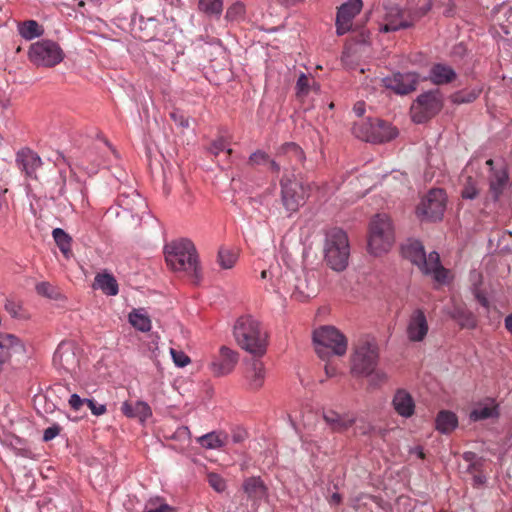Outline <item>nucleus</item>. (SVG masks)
I'll list each match as a JSON object with an SVG mask.
<instances>
[{"mask_svg": "<svg viewBox=\"0 0 512 512\" xmlns=\"http://www.w3.org/2000/svg\"><path fill=\"white\" fill-rule=\"evenodd\" d=\"M311 87H314L315 89H319V86L316 84L314 80H311L307 75L302 73L296 83V89H297V96L303 97L306 96Z\"/></svg>", "mask_w": 512, "mask_h": 512, "instance_id": "43", "label": "nucleus"}, {"mask_svg": "<svg viewBox=\"0 0 512 512\" xmlns=\"http://www.w3.org/2000/svg\"><path fill=\"white\" fill-rule=\"evenodd\" d=\"M356 129L357 138L373 143L390 141L394 139L398 133L397 129L391 124L378 119L375 120L374 127L369 128V132H367V130H359L358 127Z\"/></svg>", "mask_w": 512, "mask_h": 512, "instance_id": "17", "label": "nucleus"}, {"mask_svg": "<svg viewBox=\"0 0 512 512\" xmlns=\"http://www.w3.org/2000/svg\"><path fill=\"white\" fill-rule=\"evenodd\" d=\"M363 6L362 0H348L337 12L336 32L343 35L351 29L353 18L360 13Z\"/></svg>", "mask_w": 512, "mask_h": 512, "instance_id": "21", "label": "nucleus"}, {"mask_svg": "<svg viewBox=\"0 0 512 512\" xmlns=\"http://www.w3.org/2000/svg\"><path fill=\"white\" fill-rule=\"evenodd\" d=\"M117 201L120 207L132 213L133 216H139L143 209L146 208L145 200L135 190L130 194L120 193Z\"/></svg>", "mask_w": 512, "mask_h": 512, "instance_id": "27", "label": "nucleus"}, {"mask_svg": "<svg viewBox=\"0 0 512 512\" xmlns=\"http://www.w3.org/2000/svg\"><path fill=\"white\" fill-rule=\"evenodd\" d=\"M442 107L443 98L438 90L425 92L411 105V118L415 123H424L438 114Z\"/></svg>", "mask_w": 512, "mask_h": 512, "instance_id": "9", "label": "nucleus"}, {"mask_svg": "<svg viewBox=\"0 0 512 512\" xmlns=\"http://www.w3.org/2000/svg\"><path fill=\"white\" fill-rule=\"evenodd\" d=\"M154 148L157 150V145L156 144L152 145L151 143H149V141L147 139L146 140V155H147V158L149 161V166L151 165L152 157L156 156L154 153Z\"/></svg>", "mask_w": 512, "mask_h": 512, "instance_id": "60", "label": "nucleus"}, {"mask_svg": "<svg viewBox=\"0 0 512 512\" xmlns=\"http://www.w3.org/2000/svg\"><path fill=\"white\" fill-rule=\"evenodd\" d=\"M136 409L138 416H151V409L146 403L137 402Z\"/></svg>", "mask_w": 512, "mask_h": 512, "instance_id": "55", "label": "nucleus"}, {"mask_svg": "<svg viewBox=\"0 0 512 512\" xmlns=\"http://www.w3.org/2000/svg\"><path fill=\"white\" fill-rule=\"evenodd\" d=\"M209 485L218 493L223 492L226 489L225 480L217 473H209L207 475Z\"/></svg>", "mask_w": 512, "mask_h": 512, "instance_id": "46", "label": "nucleus"}, {"mask_svg": "<svg viewBox=\"0 0 512 512\" xmlns=\"http://www.w3.org/2000/svg\"><path fill=\"white\" fill-rule=\"evenodd\" d=\"M320 413L324 415L322 407L312 399L295 400L289 404L287 410V416H292V414L307 416L310 414L318 415Z\"/></svg>", "mask_w": 512, "mask_h": 512, "instance_id": "29", "label": "nucleus"}, {"mask_svg": "<svg viewBox=\"0 0 512 512\" xmlns=\"http://www.w3.org/2000/svg\"><path fill=\"white\" fill-rule=\"evenodd\" d=\"M270 276V284L265 285L267 291L276 293H288L291 290L289 282L292 280V273L290 271H283L279 263L271 264L268 269L261 272V279H266Z\"/></svg>", "mask_w": 512, "mask_h": 512, "instance_id": "15", "label": "nucleus"}, {"mask_svg": "<svg viewBox=\"0 0 512 512\" xmlns=\"http://www.w3.org/2000/svg\"><path fill=\"white\" fill-rule=\"evenodd\" d=\"M402 255L427 276H431L438 284L448 282L449 271L440 262V256L433 251L428 256L422 243L418 240H407L401 247Z\"/></svg>", "mask_w": 512, "mask_h": 512, "instance_id": "3", "label": "nucleus"}, {"mask_svg": "<svg viewBox=\"0 0 512 512\" xmlns=\"http://www.w3.org/2000/svg\"><path fill=\"white\" fill-rule=\"evenodd\" d=\"M353 112L358 117H362L365 113V103L364 102H357L353 107Z\"/></svg>", "mask_w": 512, "mask_h": 512, "instance_id": "61", "label": "nucleus"}, {"mask_svg": "<svg viewBox=\"0 0 512 512\" xmlns=\"http://www.w3.org/2000/svg\"><path fill=\"white\" fill-rule=\"evenodd\" d=\"M384 86L400 95H406L416 90L419 76L414 72L395 73L392 77L383 79Z\"/></svg>", "mask_w": 512, "mask_h": 512, "instance_id": "19", "label": "nucleus"}, {"mask_svg": "<svg viewBox=\"0 0 512 512\" xmlns=\"http://www.w3.org/2000/svg\"><path fill=\"white\" fill-rule=\"evenodd\" d=\"M60 431H61V427L58 424H53L52 426H50L44 430L43 440L45 442H48V441L54 439L56 436L59 435Z\"/></svg>", "mask_w": 512, "mask_h": 512, "instance_id": "48", "label": "nucleus"}, {"mask_svg": "<svg viewBox=\"0 0 512 512\" xmlns=\"http://www.w3.org/2000/svg\"><path fill=\"white\" fill-rule=\"evenodd\" d=\"M18 32L25 40H32L44 33V28L35 20H26L18 23Z\"/></svg>", "mask_w": 512, "mask_h": 512, "instance_id": "35", "label": "nucleus"}, {"mask_svg": "<svg viewBox=\"0 0 512 512\" xmlns=\"http://www.w3.org/2000/svg\"><path fill=\"white\" fill-rule=\"evenodd\" d=\"M170 116L174 120V122L178 123L181 127L189 126L188 119L185 117V115L182 112L173 111L170 113Z\"/></svg>", "mask_w": 512, "mask_h": 512, "instance_id": "52", "label": "nucleus"}, {"mask_svg": "<svg viewBox=\"0 0 512 512\" xmlns=\"http://www.w3.org/2000/svg\"><path fill=\"white\" fill-rule=\"evenodd\" d=\"M379 360V346L376 338L361 335L353 344L351 372L356 376H368L374 372Z\"/></svg>", "mask_w": 512, "mask_h": 512, "instance_id": "4", "label": "nucleus"}, {"mask_svg": "<svg viewBox=\"0 0 512 512\" xmlns=\"http://www.w3.org/2000/svg\"><path fill=\"white\" fill-rule=\"evenodd\" d=\"M162 253L168 269L182 274L195 285L201 282L203 272L199 255L190 239H173L164 245Z\"/></svg>", "mask_w": 512, "mask_h": 512, "instance_id": "1", "label": "nucleus"}, {"mask_svg": "<svg viewBox=\"0 0 512 512\" xmlns=\"http://www.w3.org/2000/svg\"><path fill=\"white\" fill-rule=\"evenodd\" d=\"M268 161H269V155L262 150L255 151L249 157L250 165H260V164L266 163Z\"/></svg>", "mask_w": 512, "mask_h": 512, "instance_id": "47", "label": "nucleus"}, {"mask_svg": "<svg viewBox=\"0 0 512 512\" xmlns=\"http://www.w3.org/2000/svg\"><path fill=\"white\" fill-rule=\"evenodd\" d=\"M478 96V94L476 93H472V94H469V96L467 98H464L462 97L460 94H457L455 96V101L456 102H459V103H463V102H471L473 101L474 99H476V97Z\"/></svg>", "mask_w": 512, "mask_h": 512, "instance_id": "63", "label": "nucleus"}, {"mask_svg": "<svg viewBox=\"0 0 512 512\" xmlns=\"http://www.w3.org/2000/svg\"><path fill=\"white\" fill-rule=\"evenodd\" d=\"M243 490L254 502L267 497V487L260 477H249L243 482Z\"/></svg>", "mask_w": 512, "mask_h": 512, "instance_id": "31", "label": "nucleus"}, {"mask_svg": "<svg viewBox=\"0 0 512 512\" xmlns=\"http://www.w3.org/2000/svg\"><path fill=\"white\" fill-rule=\"evenodd\" d=\"M29 60L36 66L54 67L64 59V52L58 43L41 40L29 48Z\"/></svg>", "mask_w": 512, "mask_h": 512, "instance_id": "10", "label": "nucleus"}, {"mask_svg": "<svg viewBox=\"0 0 512 512\" xmlns=\"http://www.w3.org/2000/svg\"><path fill=\"white\" fill-rule=\"evenodd\" d=\"M199 9L208 15L219 17L223 11V0H199Z\"/></svg>", "mask_w": 512, "mask_h": 512, "instance_id": "39", "label": "nucleus"}, {"mask_svg": "<svg viewBox=\"0 0 512 512\" xmlns=\"http://www.w3.org/2000/svg\"><path fill=\"white\" fill-rule=\"evenodd\" d=\"M93 288L101 290L108 296H115L119 292L118 283L115 277L109 273L97 274L94 279Z\"/></svg>", "mask_w": 512, "mask_h": 512, "instance_id": "33", "label": "nucleus"}, {"mask_svg": "<svg viewBox=\"0 0 512 512\" xmlns=\"http://www.w3.org/2000/svg\"><path fill=\"white\" fill-rule=\"evenodd\" d=\"M228 146H229L228 140L226 138H224L223 136H220L211 143V145L209 147V151L215 157H217L220 154V152L226 151V157H227V160H229V158L231 157V155L233 153V150L231 148H229Z\"/></svg>", "mask_w": 512, "mask_h": 512, "instance_id": "41", "label": "nucleus"}, {"mask_svg": "<svg viewBox=\"0 0 512 512\" xmlns=\"http://www.w3.org/2000/svg\"><path fill=\"white\" fill-rule=\"evenodd\" d=\"M239 361V353L227 346H221L217 356L209 363L210 372L216 377L230 374Z\"/></svg>", "mask_w": 512, "mask_h": 512, "instance_id": "14", "label": "nucleus"}, {"mask_svg": "<svg viewBox=\"0 0 512 512\" xmlns=\"http://www.w3.org/2000/svg\"><path fill=\"white\" fill-rule=\"evenodd\" d=\"M148 22H150L152 24V26L154 27V30L150 32V31H147L146 28L141 27V29L143 30V34L140 35L139 38L144 41L152 40L157 34L156 33V20L149 19Z\"/></svg>", "mask_w": 512, "mask_h": 512, "instance_id": "54", "label": "nucleus"}, {"mask_svg": "<svg viewBox=\"0 0 512 512\" xmlns=\"http://www.w3.org/2000/svg\"><path fill=\"white\" fill-rule=\"evenodd\" d=\"M505 328L512 334V313L505 318Z\"/></svg>", "mask_w": 512, "mask_h": 512, "instance_id": "64", "label": "nucleus"}, {"mask_svg": "<svg viewBox=\"0 0 512 512\" xmlns=\"http://www.w3.org/2000/svg\"><path fill=\"white\" fill-rule=\"evenodd\" d=\"M475 298L477 299V301L479 302V304L481 306H483L484 308H489V300L487 299V297L479 290H476L475 291Z\"/></svg>", "mask_w": 512, "mask_h": 512, "instance_id": "58", "label": "nucleus"}, {"mask_svg": "<svg viewBox=\"0 0 512 512\" xmlns=\"http://www.w3.org/2000/svg\"><path fill=\"white\" fill-rule=\"evenodd\" d=\"M280 185L283 206L289 212H296L300 206L304 205L307 197L304 185L287 175L280 180Z\"/></svg>", "mask_w": 512, "mask_h": 512, "instance_id": "11", "label": "nucleus"}, {"mask_svg": "<svg viewBox=\"0 0 512 512\" xmlns=\"http://www.w3.org/2000/svg\"><path fill=\"white\" fill-rule=\"evenodd\" d=\"M499 404L494 398L486 397L476 403L469 416H499Z\"/></svg>", "mask_w": 512, "mask_h": 512, "instance_id": "34", "label": "nucleus"}, {"mask_svg": "<svg viewBox=\"0 0 512 512\" xmlns=\"http://www.w3.org/2000/svg\"><path fill=\"white\" fill-rule=\"evenodd\" d=\"M16 163L28 178L37 179L36 171L41 167L42 160L36 152L29 148L21 149L16 155Z\"/></svg>", "mask_w": 512, "mask_h": 512, "instance_id": "24", "label": "nucleus"}, {"mask_svg": "<svg viewBox=\"0 0 512 512\" xmlns=\"http://www.w3.org/2000/svg\"><path fill=\"white\" fill-rule=\"evenodd\" d=\"M169 352L173 360V363L177 367H185L191 362L190 357L178 347L171 346Z\"/></svg>", "mask_w": 512, "mask_h": 512, "instance_id": "45", "label": "nucleus"}, {"mask_svg": "<svg viewBox=\"0 0 512 512\" xmlns=\"http://www.w3.org/2000/svg\"><path fill=\"white\" fill-rule=\"evenodd\" d=\"M326 424L332 429H339L340 426L347 427L352 424V420H349L348 423L341 424V421L344 418H324Z\"/></svg>", "mask_w": 512, "mask_h": 512, "instance_id": "53", "label": "nucleus"}, {"mask_svg": "<svg viewBox=\"0 0 512 512\" xmlns=\"http://www.w3.org/2000/svg\"><path fill=\"white\" fill-rule=\"evenodd\" d=\"M52 236L64 257L69 258L72 254V238L61 228H55L52 231Z\"/></svg>", "mask_w": 512, "mask_h": 512, "instance_id": "37", "label": "nucleus"}, {"mask_svg": "<svg viewBox=\"0 0 512 512\" xmlns=\"http://www.w3.org/2000/svg\"><path fill=\"white\" fill-rule=\"evenodd\" d=\"M228 436L221 432H209L197 438L198 443L206 449H217L227 443Z\"/></svg>", "mask_w": 512, "mask_h": 512, "instance_id": "36", "label": "nucleus"}, {"mask_svg": "<svg viewBox=\"0 0 512 512\" xmlns=\"http://www.w3.org/2000/svg\"><path fill=\"white\" fill-rule=\"evenodd\" d=\"M315 350L318 356L326 359L330 355L343 356L347 351L346 337L333 326H323L313 333Z\"/></svg>", "mask_w": 512, "mask_h": 512, "instance_id": "7", "label": "nucleus"}, {"mask_svg": "<svg viewBox=\"0 0 512 512\" xmlns=\"http://www.w3.org/2000/svg\"><path fill=\"white\" fill-rule=\"evenodd\" d=\"M434 427L438 432L448 434L458 427V418H435Z\"/></svg>", "mask_w": 512, "mask_h": 512, "instance_id": "42", "label": "nucleus"}, {"mask_svg": "<svg viewBox=\"0 0 512 512\" xmlns=\"http://www.w3.org/2000/svg\"><path fill=\"white\" fill-rule=\"evenodd\" d=\"M241 13H243V6L241 4H236L227 10V17H231L233 14Z\"/></svg>", "mask_w": 512, "mask_h": 512, "instance_id": "62", "label": "nucleus"}, {"mask_svg": "<svg viewBox=\"0 0 512 512\" xmlns=\"http://www.w3.org/2000/svg\"><path fill=\"white\" fill-rule=\"evenodd\" d=\"M486 481H487L486 476L481 473L473 475L472 484H473V487H475V488L482 487L486 483Z\"/></svg>", "mask_w": 512, "mask_h": 512, "instance_id": "57", "label": "nucleus"}, {"mask_svg": "<svg viewBox=\"0 0 512 512\" xmlns=\"http://www.w3.org/2000/svg\"><path fill=\"white\" fill-rule=\"evenodd\" d=\"M237 345L255 357H262L268 347V333L263 325L250 315L239 317L233 326Z\"/></svg>", "mask_w": 512, "mask_h": 512, "instance_id": "2", "label": "nucleus"}, {"mask_svg": "<svg viewBox=\"0 0 512 512\" xmlns=\"http://www.w3.org/2000/svg\"><path fill=\"white\" fill-rule=\"evenodd\" d=\"M429 331V324L425 312L415 309L409 316L406 335L411 342H422Z\"/></svg>", "mask_w": 512, "mask_h": 512, "instance_id": "20", "label": "nucleus"}, {"mask_svg": "<svg viewBox=\"0 0 512 512\" xmlns=\"http://www.w3.org/2000/svg\"><path fill=\"white\" fill-rule=\"evenodd\" d=\"M244 385L249 391H258L264 385L266 370L264 363L257 358L244 363Z\"/></svg>", "mask_w": 512, "mask_h": 512, "instance_id": "18", "label": "nucleus"}, {"mask_svg": "<svg viewBox=\"0 0 512 512\" xmlns=\"http://www.w3.org/2000/svg\"><path fill=\"white\" fill-rule=\"evenodd\" d=\"M393 407L399 416H412L415 402L412 395L404 389H398L393 397Z\"/></svg>", "mask_w": 512, "mask_h": 512, "instance_id": "28", "label": "nucleus"}, {"mask_svg": "<svg viewBox=\"0 0 512 512\" xmlns=\"http://www.w3.org/2000/svg\"><path fill=\"white\" fill-rule=\"evenodd\" d=\"M36 291L39 295L47 297L49 299L57 300L61 294L57 287L49 282H40L36 285Z\"/></svg>", "mask_w": 512, "mask_h": 512, "instance_id": "44", "label": "nucleus"}, {"mask_svg": "<svg viewBox=\"0 0 512 512\" xmlns=\"http://www.w3.org/2000/svg\"><path fill=\"white\" fill-rule=\"evenodd\" d=\"M53 364L65 373L72 374L79 367V352L74 342L62 341L53 356Z\"/></svg>", "mask_w": 512, "mask_h": 512, "instance_id": "13", "label": "nucleus"}, {"mask_svg": "<svg viewBox=\"0 0 512 512\" xmlns=\"http://www.w3.org/2000/svg\"><path fill=\"white\" fill-rule=\"evenodd\" d=\"M448 314L462 328H474L476 326V318L463 303L452 301V306L448 309Z\"/></svg>", "mask_w": 512, "mask_h": 512, "instance_id": "26", "label": "nucleus"}, {"mask_svg": "<svg viewBox=\"0 0 512 512\" xmlns=\"http://www.w3.org/2000/svg\"><path fill=\"white\" fill-rule=\"evenodd\" d=\"M277 159H282L285 172L297 171L304 165L305 154L302 148L293 142L281 145L276 153Z\"/></svg>", "mask_w": 512, "mask_h": 512, "instance_id": "16", "label": "nucleus"}, {"mask_svg": "<svg viewBox=\"0 0 512 512\" xmlns=\"http://www.w3.org/2000/svg\"><path fill=\"white\" fill-rule=\"evenodd\" d=\"M350 247L347 234L340 228H332L326 233L324 258L335 271H343L348 265Z\"/></svg>", "mask_w": 512, "mask_h": 512, "instance_id": "6", "label": "nucleus"}, {"mask_svg": "<svg viewBox=\"0 0 512 512\" xmlns=\"http://www.w3.org/2000/svg\"><path fill=\"white\" fill-rule=\"evenodd\" d=\"M456 78L455 71L448 65L435 64L432 66L429 79L437 85H443L452 82Z\"/></svg>", "mask_w": 512, "mask_h": 512, "instance_id": "32", "label": "nucleus"}, {"mask_svg": "<svg viewBox=\"0 0 512 512\" xmlns=\"http://www.w3.org/2000/svg\"><path fill=\"white\" fill-rule=\"evenodd\" d=\"M166 438H177V439H183L186 440L189 438V430L187 427H181L179 428L173 435L166 436Z\"/></svg>", "mask_w": 512, "mask_h": 512, "instance_id": "56", "label": "nucleus"}, {"mask_svg": "<svg viewBox=\"0 0 512 512\" xmlns=\"http://www.w3.org/2000/svg\"><path fill=\"white\" fill-rule=\"evenodd\" d=\"M375 125V120H360L358 122H355L353 127H352V132L353 134L356 136V128L358 127L359 130H367V132H369V128L370 127H374Z\"/></svg>", "mask_w": 512, "mask_h": 512, "instance_id": "49", "label": "nucleus"}, {"mask_svg": "<svg viewBox=\"0 0 512 512\" xmlns=\"http://www.w3.org/2000/svg\"><path fill=\"white\" fill-rule=\"evenodd\" d=\"M68 403L74 412H81L84 406L90 409L92 414L96 416L103 415L107 412L104 404H100L93 399L80 398L77 394H72Z\"/></svg>", "mask_w": 512, "mask_h": 512, "instance_id": "30", "label": "nucleus"}, {"mask_svg": "<svg viewBox=\"0 0 512 512\" xmlns=\"http://www.w3.org/2000/svg\"><path fill=\"white\" fill-rule=\"evenodd\" d=\"M129 322L134 328L142 332L149 331L151 328L149 317L136 309L129 314Z\"/></svg>", "mask_w": 512, "mask_h": 512, "instance_id": "38", "label": "nucleus"}, {"mask_svg": "<svg viewBox=\"0 0 512 512\" xmlns=\"http://www.w3.org/2000/svg\"><path fill=\"white\" fill-rule=\"evenodd\" d=\"M24 351V345L17 336L11 333H0V362L2 364L23 355Z\"/></svg>", "mask_w": 512, "mask_h": 512, "instance_id": "23", "label": "nucleus"}, {"mask_svg": "<svg viewBox=\"0 0 512 512\" xmlns=\"http://www.w3.org/2000/svg\"><path fill=\"white\" fill-rule=\"evenodd\" d=\"M5 310L12 316L18 317L20 316L21 306L13 301H7L5 303Z\"/></svg>", "mask_w": 512, "mask_h": 512, "instance_id": "51", "label": "nucleus"}, {"mask_svg": "<svg viewBox=\"0 0 512 512\" xmlns=\"http://www.w3.org/2000/svg\"><path fill=\"white\" fill-rule=\"evenodd\" d=\"M395 243V230L391 218L387 214L375 215L369 224L368 252L374 256H381L393 247Z\"/></svg>", "mask_w": 512, "mask_h": 512, "instance_id": "5", "label": "nucleus"}, {"mask_svg": "<svg viewBox=\"0 0 512 512\" xmlns=\"http://www.w3.org/2000/svg\"><path fill=\"white\" fill-rule=\"evenodd\" d=\"M411 25V21L406 17L405 12L401 8L398 6H390L386 8L383 23L380 24L379 30L384 33H389L406 29Z\"/></svg>", "mask_w": 512, "mask_h": 512, "instance_id": "22", "label": "nucleus"}, {"mask_svg": "<svg viewBox=\"0 0 512 512\" xmlns=\"http://www.w3.org/2000/svg\"><path fill=\"white\" fill-rule=\"evenodd\" d=\"M477 194L478 190L472 183H468L462 190V197L466 199H474Z\"/></svg>", "mask_w": 512, "mask_h": 512, "instance_id": "50", "label": "nucleus"}, {"mask_svg": "<svg viewBox=\"0 0 512 512\" xmlns=\"http://www.w3.org/2000/svg\"><path fill=\"white\" fill-rule=\"evenodd\" d=\"M486 165L489 167L487 176L489 188L486 197V207H488L490 202L497 203L509 191L511 183L506 165L495 164L492 159L487 160Z\"/></svg>", "mask_w": 512, "mask_h": 512, "instance_id": "8", "label": "nucleus"}, {"mask_svg": "<svg viewBox=\"0 0 512 512\" xmlns=\"http://www.w3.org/2000/svg\"><path fill=\"white\" fill-rule=\"evenodd\" d=\"M446 207V194L442 189H432L417 206L419 217L429 221L440 220Z\"/></svg>", "mask_w": 512, "mask_h": 512, "instance_id": "12", "label": "nucleus"}, {"mask_svg": "<svg viewBox=\"0 0 512 512\" xmlns=\"http://www.w3.org/2000/svg\"><path fill=\"white\" fill-rule=\"evenodd\" d=\"M291 296L298 301H306L316 295V288L311 285L307 278L295 277L289 282Z\"/></svg>", "mask_w": 512, "mask_h": 512, "instance_id": "25", "label": "nucleus"}, {"mask_svg": "<svg viewBox=\"0 0 512 512\" xmlns=\"http://www.w3.org/2000/svg\"><path fill=\"white\" fill-rule=\"evenodd\" d=\"M237 254L228 248H220L218 252V263L224 269L232 268L237 261Z\"/></svg>", "mask_w": 512, "mask_h": 512, "instance_id": "40", "label": "nucleus"}, {"mask_svg": "<svg viewBox=\"0 0 512 512\" xmlns=\"http://www.w3.org/2000/svg\"><path fill=\"white\" fill-rule=\"evenodd\" d=\"M268 163L270 165V170L274 173L278 174L280 172L281 168H283L282 159H278V161L269 159Z\"/></svg>", "mask_w": 512, "mask_h": 512, "instance_id": "59", "label": "nucleus"}]
</instances>
